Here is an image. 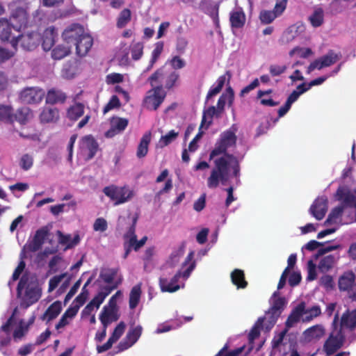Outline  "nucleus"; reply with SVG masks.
I'll list each match as a JSON object with an SVG mask.
<instances>
[{
	"mask_svg": "<svg viewBox=\"0 0 356 356\" xmlns=\"http://www.w3.org/2000/svg\"><path fill=\"white\" fill-rule=\"evenodd\" d=\"M226 151L227 149L219 141L210 154V160L218 155L223 154L222 156L214 161L215 167L208 178V186L210 188L218 187L219 181L222 185H227L232 177L236 178V183L239 182L240 165L238 161L236 156L227 153Z\"/></svg>",
	"mask_w": 356,
	"mask_h": 356,
	"instance_id": "obj_1",
	"label": "nucleus"
},
{
	"mask_svg": "<svg viewBox=\"0 0 356 356\" xmlns=\"http://www.w3.org/2000/svg\"><path fill=\"white\" fill-rule=\"evenodd\" d=\"M42 40L41 35L36 31L26 33L17 37H13L10 44L13 47L16 48L18 43L25 51L34 50Z\"/></svg>",
	"mask_w": 356,
	"mask_h": 356,
	"instance_id": "obj_2",
	"label": "nucleus"
},
{
	"mask_svg": "<svg viewBox=\"0 0 356 356\" xmlns=\"http://www.w3.org/2000/svg\"><path fill=\"white\" fill-rule=\"evenodd\" d=\"M346 337L342 332V328L334 329L329 334L324 342L323 349L327 356L334 355L338 350L343 347Z\"/></svg>",
	"mask_w": 356,
	"mask_h": 356,
	"instance_id": "obj_3",
	"label": "nucleus"
},
{
	"mask_svg": "<svg viewBox=\"0 0 356 356\" xmlns=\"http://www.w3.org/2000/svg\"><path fill=\"white\" fill-rule=\"evenodd\" d=\"M26 288L25 296L31 304L37 302L41 296V290L39 286L29 282V276L25 273L21 277L17 287V296L22 294V291Z\"/></svg>",
	"mask_w": 356,
	"mask_h": 356,
	"instance_id": "obj_4",
	"label": "nucleus"
},
{
	"mask_svg": "<svg viewBox=\"0 0 356 356\" xmlns=\"http://www.w3.org/2000/svg\"><path fill=\"white\" fill-rule=\"evenodd\" d=\"M195 267V262L193 261L186 270H179L170 282L166 278H160L159 284L163 292H175L180 289V286L175 284L181 277L187 279Z\"/></svg>",
	"mask_w": 356,
	"mask_h": 356,
	"instance_id": "obj_5",
	"label": "nucleus"
},
{
	"mask_svg": "<svg viewBox=\"0 0 356 356\" xmlns=\"http://www.w3.org/2000/svg\"><path fill=\"white\" fill-rule=\"evenodd\" d=\"M104 193L112 200L115 204H120L131 200L134 196V191L127 187H118L115 186H106L103 189Z\"/></svg>",
	"mask_w": 356,
	"mask_h": 356,
	"instance_id": "obj_6",
	"label": "nucleus"
},
{
	"mask_svg": "<svg viewBox=\"0 0 356 356\" xmlns=\"http://www.w3.org/2000/svg\"><path fill=\"white\" fill-rule=\"evenodd\" d=\"M45 95V91L38 87H27L19 93L20 102L25 104H38Z\"/></svg>",
	"mask_w": 356,
	"mask_h": 356,
	"instance_id": "obj_7",
	"label": "nucleus"
},
{
	"mask_svg": "<svg viewBox=\"0 0 356 356\" xmlns=\"http://www.w3.org/2000/svg\"><path fill=\"white\" fill-rule=\"evenodd\" d=\"M149 95L144 100L145 106L148 109L156 110L163 102L166 93L163 90L162 86H156L148 92Z\"/></svg>",
	"mask_w": 356,
	"mask_h": 356,
	"instance_id": "obj_8",
	"label": "nucleus"
},
{
	"mask_svg": "<svg viewBox=\"0 0 356 356\" xmlns=\"http://www.w3.org/2000/svg\"><path fill=\"white\" fill-rule=\"evenodd\" d=\"M49 229V226H44L38 229L35 232L32 241L27 245L28 251L35 252L39 250L42 248L44 241L48 238Z\"/></svg>",
	"mask_w": 356,
	"mask_h": 356,
	"instance_id": "obj_9",
	"label": "nucleus"
},
{
	"mask_svg": "<svg viewBox=\"0 0 356 356\" xmlns=\"http://www.w3.org/2000/svg\"><path fill=\"white\" fill-rule=\"evenodd\" d=\"M327 211V198L325 196L318 197L309 209L311 214L318 220H322Z\"/></svg>",
	"mask_w": 356,
	"mask_h": 356,
	"instance_id": "obj_10",
	"label": "nucleus"
},
{
	"mask_svg": "<svg viewBox=\"0 0 356 356\" xmlns=\"http://www.w3.org/2000/svg\"><path fill=\"white\" fill-rule=\"evenodd\" d=\"M336 196L342 202L340 207H343V209L346 207H356V196L347 187H339Z\"/></svg>",
	"mask_w": 356,
	"mask_h": 356,
	"instance_id": "obj_11",
	"label": "nucleus"
},
{
	"mask_svg": "<svg viewBox=\"0 0 356 356\" xmlns=\"http://www.w3.org/2000/svg\"><path fill=\"white\" fill-rule=\"evenodd\" d=\"M85 33L83 28L77 24L67 27L63 33V38L67 44H74L75 42Z\"/></svg>",
	"mask_w": 356,
	"mask_h": 356,
	"instance_id": "obj_12",
	"label": "nucleus"
},
{
	"mask_svg": "<svg viewBox=\"0 0 356 356\" xmlns=\"http://www.w3.org/2000/svg\"><path fill=\"white\" fill-rule=\"evenodd\" d=\"M28 23L27 13L22 8H17L13 13L10 17V24L13 29L19 31L22 27H25Z\"/></svg>",
	"mask_w": 356,
	"mask_h": 356,
	"instance_id": "obj_13",
	"label": "nucleus"
},
{
	"mask_svg": "<svg viewBox=\"0 0 356 356\" xmlns=\"http://www.w3.org/2000/svg\"><path fill=\"white\" fill-rule=\"evenodd\" d=\"M325 334V329L323 325L318 324L305 330L302 337L305 342L309 343L312 341H318Z\"/></svg>",
	"mask_w": 356,
	"mask_h": 356,
	"instance_id": "obj_14",
	"label": "nucleus"
},
{
	"mask_svg": "<svg viewBox=\"0 0 356 356\" xmlns=\"http://www.w3.org/2000/svg\"><path fill=\"white\" fill-rule=\"evenodd\" d=\"M129 121L126 118L113 117L111 120V129L105 133L106 138H112L123 131L127 127Z\"/></svg>",
	"mask_w": 356,
	"mask_h": 356,
	"instance_id": "obj_15",
	"label": "nucleus"
},
{
	"mask_svg": "<svg viewBox=\"0 0 356 356\" xmlns=\"http://www.w3.org/2000/svg\"><path fill=\"white\" fill-rule=\"evenodd\" d=\"M76 54L80 56H85L92 45V39L88 33L82 35L74 43Z\"/></svg>",
	"mask_w": 356,
	"mask_h": 356,
	"instance_id": "obj_16",
	"label": "nucleus"
},
{
	"mask_svg": "<svg viewBox=\"0 0 356 356\" xmlns=\"http://www.w3.org/2000/svg\"><path fill=\"white\" fill-rule=\"evenodd\" d=\"M200 8L210 15L216 24H218L219 3H215L213 0H202L200 3Z\"/></svg>",
	"mask_w": 356,
	"mask_h": 356,
	"instance_id": "obj_17",
	"label": "nucleus"
},
{
	"mask_svg": "<svg viewBox=\"0 0 356 356\" xmlns=\"http://www.w3.org/2000/svg\"><path fill=\"white\" fill-rule=\"evenodd\" d=\"M42 123L56 122L59 119V111L56 108L45 107L40 115Z\"/></svg>",
	"mask_w": 356,
	"mask_h": 356,
	"instance_id": "obj_18",
	"label": "nucleus"
},
{
	"mask_svg": "<svg viewBox=\"0 0 356 356\" xmlns=\"http://www.w3.org/2000/svg\"><path fill=\"white\" fill-rule=\"evenodd\" d=\"M305 312V302H300L297 307H296L288 316V318L285 323V326L287 328H290L293 326L294 323L299 321L300 317L304 314Z\"/></svg>",
	"mask_w": 356,
	"mask_h": 356,
	"instance_id": "obj_19",
	"label": "nucleus"
},
{
	"mask_svg": "<svg viewBox=\"0 0 356 356\" xmlns=\"http://www.w3.org/2000/svg\"><path fill=\"white\" fill-rule=\"evenodd\" d=\"M232 130H228L223 132L221 134L220 142L222 144L225 148L227 149L228 147L234 146L236 143V136L235 132L237 129L235 125H233L231 128Z\"/></svg>",
	"mask_w": 356,
	"mask_h": 356,
	"instance_id": "obj_20",
	"label": "nucleus"
},
{
	"mask_svg": "<svg viewBox=\"0 0 356 356\" xmlns=\"http://www.w3.org/2000/svg\"><path fill=\"white\" fill-rule=\"evenodd\" d=\"M81 145L89 151L87 160L92 159L98 149V143L95 138L90 135L84 136L81 140Z\"/></svg>",
	"mask_w": 356,
	"mask_h": 356,
	"instance_id": "obj_21",
	"label": "nucleus"
},
{
	"mask_svg": "<svg viewBox=\"0 0 356 356\" xmlns=\"http://www.w3.org/2000/svg\"><path fill=\"white\" fill-rule=\"evenodd\" d=\"M355 275L353 272L343 273L339 279V288L340 291H348L355 282Z\"/></svg>",
	"mask_w": 356,
	"mask_h": 356,
	"instance_id": "obj_22",
	"label": "nucleus"
},
{
	"mask_svg": "<svg viewBox=\"0 0 356 356\" xmlns=\"http://www.w3.org/2000/svg\"><path fill=\"white\" fill-rule=\"evenodd\" d=\"M56 234L58 236V242L59 243L62 245L67 244L65 249H70L74 248L75 245L79 243L80 242V237L79 235L77 234L74 235L72 240H71V235L70 234H66L65 235L61 231L58 230L56 232Z\"/></svg>",
	"mask_w": 356,
	"mask_h": 356,
	"instance_id": "obj_23",
	"label": "nucleus"
},
{
	"mask_svg": "<svg viewBox=\"0 0 356 356\" xmlns=\"http://www.w3.org/2000/svg\"><path fill=\"white\" fill-rule=\"evenodd\" d=\"M99 316H103L106 318L117 321L120 316L119 314V308L115 307L111 302L110 304H108L103 307Z\"/></svg>",
	"mask_w": 356,
	"mask_h": 356,
	"instance_id": "obj_24",
	"label": "nucleus"
},
{
	"mask_svg": "<svg viewBox=\"0 0 356 356\" xmlns=\"http://www.w3.org/2000/svg\"><path fill=\"white\" fill-rule=\"evenodd\" d=\"M79 311V306H70L63 314L58 323L56 325V329L59 330L69 323L67 318L74 317Z\"/></svg>",
	"mask_w": 356,
	"mask_h": 356,
	"instance_id": "obj_25",
	"label": "nucleus"
},
{
	"mask_svg": "<svg viewBox=\"0 0 356 356\" xmlns=\"http://www.w3.org/2000/svg\"><path fill=\"white\" fill-rule=\"evenodd\" d=\"M71 53V45L58 44L51 51V57L54 60H60L68 56Z\"/></svg>",
	"mask_w": 356,
	"mask_h": 356,
	"instance_id": "obj_26",
	"label": "nucleus"
},
{
	"mask_svg": "<svg viewBox=\"0 0 356 356\" xmlns=\"http://www.w3.org/2000/svg\"><path fill=\"white\" fill-rule=\"evenodd\" d=\"M12 24L9 23L6 19H0V39L3 42H10L13 38L12 34Z\"/></svg>",
	"mask_w": 356,
	"mask_h": 356,
	"instance_id": "obj_27",
	"label": "nucleus"
},
{
	"mask_svg": "<svg viewBox=\"0 0 356 356\" xmlns=\"http://www.w3.org/2000/svg\"><path fill=\"white\" fill-rule=\"evenodd\" d=\"M345 326L348 327L351 331L356 327V309L351 313L348 310L344 313L341 318V327Z\"/></svg>",
	"mask_w": 356,
	"mask_h": 356,
	"instance_id": "obj_28",
	"label": "nucleus"
},
{
	"mask_svg": "<svg viewBox=\"0 0 356 356\" xmlns=\"http://www.w3.org/2000/svg\"><path fill=\"white\" fill-rule=\"evenodd\" d=\"M54 27H49L44 31V36L42 38V47L44 51H49L51 49L55 42Z\"/></svg>",
	"mask_w": 356,
	"mask_h": 356,
	"instance_id": "obj_29",
	"label": "nucleus"
},
{
	"mask_svg": "<svg viewBox=\"0 0 356 356\" xmlns=\"http://www.w3.org/2000/svg\"><path fill=\"white\" fill-rule=\"evenodd\" d=\"M151 140V133H146L140 140L138 146L137 156L140 159L146 156L148 152V145Z\"/></svg>",
	"mask_w": 356,
	"mask_h": 356,
	"instance_id": "obj_30",
	"label": "nucleus"
},
{
	"mask_svg": "<svg viewBox=\"0 0 356 356\" xmlns=\"http://www.w3.org/2000/svg\"><path fill=\"white\" fill-rule=\"evenodd\" d=\"M66 96L60 90L51 89L48 91L46 97V102L47 104H54L58 102H64Z\"/></svg>",
	"mask_w": 356,
	"mask_h": 356,
	"instance_id": "obj_31",
	"label": "nucleus"
},
{
	"mask_svg": "<svg viewBox=\"0 0 356 356\" xmlns=\"http://www.w3.org/2000/svg\"><path fill=\"white\" fill-rule=\"evenodd\" d=\"M32 113L29 107L23 106L17 110L13 114V121H18L21 124H25L31 118Z\"/></svg>",
	"mask_w": 356,
	"mask_h": 356,
	"instance_id": "obj_32",
	"label": "nucleus"
},
{
	"mask_svg": "<svg viewBox=\"0 0 356 356\" xmlns=\"http://www.w3.org/2000/svg\"><path fill=\"white\" fill-rule=\"evenodd\" d=\"M138 219V214L136 213L135 216L132 218V223L129 227L127 232L124 234V238L127 241L126 242H129L130 245H133L134 243L136 241V235L135 234L136 232V225Z\"/></svg>",
	"mask_w": 356,
	"mask_h": 356,
	"instance_id": "obj_33",
	"label": "nucleus"
},
{
	"mask_svg": "<svg viewBox=\"0 0 356 356\" xmlns=\"http://www.w3.org/2000/svg\"><path fill=\"white\" fill-rule=\"evenodd\" d=\"M140 286L141 284H138L134 286L131 290L129 294V307L131 309H135L140 301L141 295Z\"/></svg>",
	"mask_w": 356,
	"mask_h": 356,
	"instance_id": "obj_34",
	"label": "nucleus"
},
{
	"mask_svg": "<svg viewBox=\"0 0 356 356\" xmlns=\"http://www.w3.org/2000/svg\"><path fill=\"white\" fill-rule=\"evenodd\" d=\"M232 282L237 286L238 288L244 289L247 286L248 283L245 280V275L243 270L235 269L231 274Z\"/></svg>",
	"mask_w": 356,
	"mask_h": 356,
	"instance_id": "obj_35",
	"label": "nucleus"
},
{
	"mask_svg": "<svg viewBox=\"0 0 356 356\" xmlns=\"http://www.w3.org/2000/svg\"><path fill=\"white\" fill-rule=\"evenodd\" d=\"M270 302L271 303V307L268 309L269 312H277V314L280 316L284 309L287 303V301L284 297L278 298L274 300H270Z\"/></svg>",
	"mask_w": 356,
	"mask_h": 356,
	"instance_id": "obj_36",
	"label": "nucleus"
},
{
	"mask_svg": "<svg viewBox=\"0 0 356 356\" xmlns=\"http://www.w3.org/2000/svg\"><path fill=\"white\" fill-rule=\"evenodd\" d=\"M184 251V243H183L178 250L173 251L166 261V265L170 268H174L179 261V258L183 255Z\"/></svg>",
	"mask_w": 356,
	"mask_h": 356,
	"instance_id": "obj_37",
	"label": "nucleus"
},
{
	"mask_svg": "<svg viewBox=\"0 0 356 356\" xmlns=\"http://www.w3.org/2000/svg\"><path fill=\"white\" fill-rule=\"evenodd\" d=\"M245 21V16L243 11L233 12L230 15L231 25L234 28L242 27Z\"/></svg>",
	"mask_w": 356,
	"mask_h": 356,
	"instance_id": "obj_38",
	"label": "nucleus"
},
{
	"mask_svg": "<svg viewBox=\"0 0 356 356\" xmlns=\"http://www.w3.org/2000/svg\"><path fill=\"white\" fill-rule=\"evenodd\" d=\"M338 59V56L332 51H330L326 55L322 56L319 59L320 65L318 70H321L323 67L332 65V64L335 63Z\"/></svg>",
	"mask_w": 356,
	"mask_h": 356,
	"instance_id": "obj_39",
	"label": "nucleus"
},
{
	"mask_svg": "<svg viewBox=\"0 0 356 356\" xmlns=\"http://www.w3.org/2000/svg\"><path fill=\"white\" fill-rule=\"evenodd\" d=\"M83 105L81 103H78L68 108L67 115L70 120H76L83 115Z\"/></svg>",
	"mask_w": 356,
	"mask_h": 356,
	"instance_id": "obj_40",
	"label": "nucleus"
},
{
	"mask_svg": "<svg viewBox=\"0 0 356 356\" xmlns=\"http://www.w3.org/2000/svg\"><path fill=\"white\" fill-rule=\"evenodd\" d=\"M336 261L334 255L330 254L323 257L319 262L318 269L321 273H326L330 270Z\"/></svg>",
	"mask_w": 356,
	"mask_h": 356,
	"instance_id": "obj_41",
	"label": "nucleus"
},
{
	"mask_svg": "<svg viewBox=\"0 0 356 356\" xmlns=\"http://www.w3.org/2000/svg\"><path fill=\"white\" fill-rule=\"evenodd\" d=\"M323 16L324 12L323 8H316L312 15L309 17V20L314 27H318L323 23Z\"/></svg>",
	"mask_w": 356,
	"mask_h": 356,
	"instance_id": "obj_42",
	"label": "nucleus"
},
{
	"mask_svg": "<svg viewBox=\"0 0 356 356\" xmlns=\"http://www.w3.org/2000/svg\"><path fill=\"white\" fill-rule=\"evenodd\" d=\"M62 310L61 302L59 300L54 302L46 310V315H48V322L56 318Z\"/></svg>",
	"mask_w": 356,
	"mask_h": 356,
	"instance_id": "obj_43",
	"label": "nucleus"
},
{
	"mask_svg": "<svg viewBox=\"0 0 356 356\" xmlns=\"http://www.w3.org/2000/svg\"><path fill=\"white\" fill-rule=\"evenodd\" d=\"M0 121L6 123L13 122V109L10 106L0 105Z\"/></svg>",
	"mask_w": 356,
	"mask_h": 356,
	"instance_id": "obj_44",
	"label": "nucleus"
},
{
	"mask_svg": "<svg viewBox=\"0 0 356 356\" xmlns=\"http://www.w3.org/2000/svg\"><path fill=\"white\" fill-rule=\"evenodd\" d=\"M117 273L118 270L115 268L104 269L101 270L99 277L102 278L105 283L111 284L113 283Z\"/></svg>",
	"mask_w": 356,
	"mask_h": 356,
	"instance_id": "obj_45",
	"label": "nucleus"
},
{
	"mask_svg": "<svg viewBox=\"0 0 356 356\" xmlns=\"http://www.w3.org/2000/svg\"><path fill=\"white\" fill-rule=\"evenodd\" d=\"M343 207H337L329 213L327 218L324 222L325 226H328L336 222V220L342 215Z\"/></svg>",
	"mask_w": 356,
	"mask_h": 356,
	"instance_id": "obj_46",
	"label": "nucleus"
},
{
	"mask_svg": "<svg viewBox=\"0 0 356 356\" xmlns=\"http://www.w3.org/2000/svg\"><path fill=\"white\" fill-rule=\"evenodd\" d=\"M265 318H259L249 333V341H253L260 334V330L263 327Z\"/></svg>",
	"mask_w": 356,
	"mask_h": 356,
	"instance_id": "obj_47",
	"label": "nucleus"
},
{
	"mask_svg": "<svg viewBox=\"0 0 356 356\" xmlns=\"http://www.w3.org/2000/svg\"><path fill=\"white\" fill-rule=\"evenodd\" d=\"M142 333V327L138 325L134 328L130 329L127 334L126 339L134 345L139 339Z\"/></svg>",
	"mask_w": 356,
	"mask_h": 356,
	"instance_id": "obj_48",
	"label": "nucleus"
},
{
	"mask_svg": "<svg viewBox=\"0 0 356 356\" xmlns=\"http://www.w3.org/2000/svg\"><path fill=\"white\" fill-rule=\"evenodd\" d=\"M131 11L128 8H124L121 11L118 18L117 26L118 28H123L131 19Z\"/></svg>",
	"mask_w": 356,
	"mask_h": 356,
	"instance_id": "obj_49",
	"label": "nucleus"
},
{
	"mask_svg": "<svg viewBox=\"0 0 356 356\" xmlns=\"http://www.w3.org/2000/svg\"><path fill=\"white\" fill-rule=\"evenodd\" d=\"M178 135V132H175L174 130L170 131L168 134L161 136L158 145L162 148L169 145L177 138Z\"/></svg>",
	"mask_w": 356,
	"mask_h": 356,
	"instance_id": "obj_50",
	"label": "nucleus"
},
{
	"mask_svg": "<svg viewBox=\"0 0 356 356\" xmlns=\"http://www.w3.org/2000/svg\"><path fill=\"white\" fill-rule=\"evenodd\" d=\"M213 116H216V118H220L221 116V114L218 113V111L215 106H211L208 108V109L204 110L203 111V116L200 129H202L204 124L206 123L207 117L212 118Z\"/></svg>",
	"mask_w": 356,
	"mask_h": 356,
	"instance_id": "obj_51",
	"label": "nucleus"
},
{
	"mask_svg": "<svg viewBox=\"0 0 356 356\" xmlns=\"http://www.w3.org/2000/svg\"><path fill=\"white\" fill-rule=\"evenodd\" d=\"M277 17L273 10H262L259 15V19L264 24L271 23Z\"/></svg>",
	"mask_w": 356,
	"mask_h": 356,
	"instance_id": "obj_52",
	"label": "nucleus"
},
{
	"mask_svg": "<svg viewBox=\"0 0 356 356\" xmlns=\"http://www.w3.org/2000/svg\"><path fill=\"white\" fill-rule=\"evenodd\" d=\"M228 76V79H229L231 77V73L229 71H227L225 75L221 76L218 79V86L215 87L214 88H211L209 92L213 95L215 96L217 94H218L222 88L224 86L225 82V76Z\"/></svg>",
	"mask_w": 356,
	"mask_h": 356,
	"instance_id": "obj_53",
	"label": "nucleus"
},
{
	"mask_svg": "<svg viewBox=\"0 0 356 356\" xmlns=\"http://www.w3.org/2000/svg\"><path fill=\"white\" fill-rule=\"evenodd\" d=\"M125 328L126 324L124 322L121 321L114 329L111 336L110 337V339L115 343L122 335Z\"/></svg>",
	"mask_w": 356,
	"mask_h": 356,
	"instance_id": "obj_54",
	"label": "nucleus"
},
{
	"mask_svg": "<svg viewBox=\"0 0 356 356\" xmlns=\"http://www.w3.org/2000/svg\"><path fill=\"white\" fill-rule=\"evenodd\" d=\"M67 273H62L59 275H56L50 279L49 282V292L53 291L59 284V283L62 281L63 279H64L65 277H67Z\"/></svg>",
	"mask_w": 356,
	"mask_h": 356,
	"instance_id": "obj_55",
	"label": "nucleus"
},
{
	"mask_svg": "<svg viewBox=\"0 0 356 356\" xmlns=\"http://www.w3.org/2000/svg\"><path fill=\"white\" fill-rule=\"evenodd\" d=\"M20 167L24 170H29L33 165V158L28 154H24L19 161Z\"/></svg>",
	"mask_w": 356,
	"mask_h": 356,
	"instance_id": "obj_56",
	"label": "nucleus"
},
{
	"mask_svg": "<svg viewBox=\"0 0 356 356\" xmlns=\"http://www.w3.org/2000/svg\"><path fill=\"white\" fill-rule=\"evenodd\" d=\"M296 53L299 54L301 58H306L312 55L313 52L309 48L303 49L299 47H296L289 52V55L293 56Z\"/></svg>",
	"mask_w": 356,
	"mask_h": 356,
	"instance_id": "obj_57",
	"label": "nucleus"
},
{
	"mask_svg": "<svg viewBox=\"0 0 356 356\" xmlns=\"http://www.w3.org/2000/svg\"><path fill=\"white\" fill-rule=\"evenodd\" d=\"M316 266L313 262L312 260L308 261V262H307L308 275L307 277V281H312L316 278Z\"/></svg>",
	"mask_w": 356,
	"mask_h": 356,
	"instance_id": "obj_58",
	"label": "nucleus"
},
{
	"mask_svg": "<svg viewBox=\"0 0 356 356\" xmlns=\"http://www.w3.org/2000/svg\"><path fill=\"white\" fill-rule=\"evenodd\" d=\"M88 291L85 287H83L82 292L78 296H76L74 300V302H77V304L74 306H79V309L80 307L85 303L86 299L88 298Z\"/></svg>",
	"mask_w": 356,
	"mask_h": 356,
	"instance_id": "obj_59",
	"label": "nucleus"
},
{
	"mask_svg": "<svg viewBox=\"0 0 356 356\" xmlns=\"http://www.w3.org/2000/svg\"><path fill=\"white\" fill-rule=\"evenodd\" d=\"M120 106V102L118 97L116 95L112 96L111 99L108 102V103L104 108V113H106L110 110L113 108L119 107Z\"/></svg>",
	"mask_w": 356,
	"mask_h": 356,
	"instance_id": "obj_60",
	"label": "nucleus"
},
{
	"mask_svg": "<svg viewBox=\"0 0 356 356\" xmlns=\"http://www.w3.org/2000/svg\"><path fill=\"white\" fill-rule=\"evenodd\" d=\"M81 283V280L79 279L78 281L75 282V284L73 285V286L70 289V291L66 295L65 299H64V305H66L67 303L69 302V300L74 296V294L76 293L77 290L80 287Z\"/></svg>",
	"mask_w": 356,
	"mask_h": 356,
	"instance_id": "obj_61",
	"label": "nucleus"
},
{
	"mask_svg": "<svg viewBox=\"0 0 356 356\" xmlns=\"http://www.w3.org/2000/svg\"><path fill=\"white\" fill-rule=\"evenodd\" d=\"M286 68V65H271L269 67V72L273 76H276L284 73Z\"/></svg>",
	"mask_w": 356,
	"mask_h": 356,
	"instance_id": "obj_62",
	"label": "nucleus"
},
{
	"mask_svg": "<svg viewBox=\"0 0 356 356\" xmlns=\"http://www.w3.org/2000/svg\"><path fill=\"white\" fill-rule=\"evenodd\" d=\"M143 45L142 43L138 42L133 45L131 49L132 58L134 60L139 59L143 54Z\"/></svg>",
	"mask_w": 356,
	"mask_h": 356,
	"instance_id": "obj_63",
	"label": "nucleus"
},
{
	"mask_svg": "<svg viewBox=\"0 0 356 356\" xmlns=\"http://www.w3.org/2000/svg\"><path fill=\"white\" fill-rule=\"evenodd\" d=\"M301 279L302 277L300 272H293L289 277V284L292 287L296 286L300 284Z\"/></svg>",
	"mask_w": 356,
	"mask_h": 356,
	"instance_id": "obj_64",
	"label": "nucleus"
}]
</instances>
